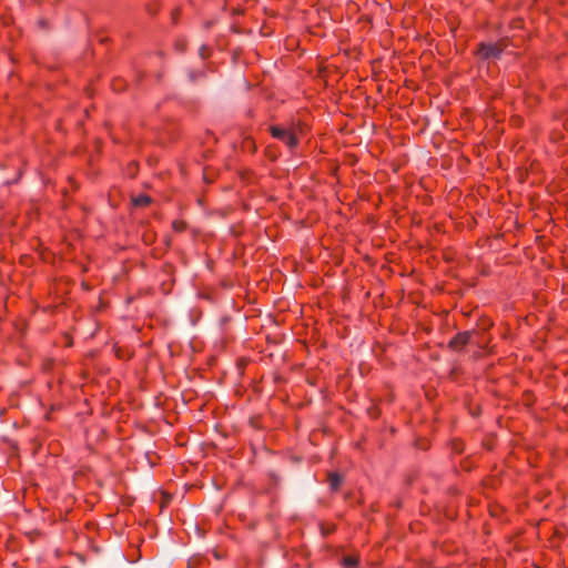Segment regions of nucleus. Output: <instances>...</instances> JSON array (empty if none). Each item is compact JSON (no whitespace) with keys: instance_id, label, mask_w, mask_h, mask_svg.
Listing matches in <instances>:
<instances>
[{"instance_id":"obj_2","label":"nucleus","mask_w":568,"mask_h":568,"mask_svg":"<svg viewBox=\"0 0 568 568\" xmlns=\"http://www.w3.org/2000/svg\"><path fill=\"white\" fill-rule=\"evenodd\" d=\"M501 49L497 44L481 43L478 49V55L483 59H498L500 57Z\"/></svg>"},{"instance_id":"obj_1","label":"nucleus","mask_w":568,"mask_h":568,"mask_svg":"<svg viewBox=\"0 0 568 568\" xmlns=\"http://www.w3.org/2000/svg\"><path fill=\"white\" fill-rule=\"evenodd\" d=\"M270 132L273 138L282 141L291 150L297 146L300 141V133L302 129L300 126L282 128L278 125H272Z\"/></svg>"},{"instance_id":"obj_3","label":"nucleus","mask_w":568,"mask_h":568,"mask_svg":"<svg viewBox=\"0 0 568 568\" xmlns=\"http://www.w3.org/2000/svg\"><path fill=\"white\" fill-rule=\"evenodd\" d=\"M471 337V334L469 332H463V333H458L450 342H449V346L455 348V349H458L463 346H465L469 339Z\"/></svg>"},{"instance_id":"obj_4","label":"nucleus","mask_w":568,"mask_h":568,"mask_svg":"<svg viewBox=\"0 0 568 568\" xmlns=\"http://www.w3.org/2000/svg\"><path fill=\"white\" fill-rule=\"evenodd\" d=\"M328 480H329L331 488L333 490H336L342 483V477L338 474L334 473V474H329Z\"/></svg>"},{"instance_id":"obj_5","label":"nucleus","mask_w":568,"mask_h":568,"mask_svg":"<svg viewBox=\"0 0 568 568\" xmlns=\"http://www.w3.org/2000/svg\"><path fill=\"white\" fill-rule=\"evenodd\" d=\"M358 564V559L355 556H346L343 559V565L345 568H355Z\"/></svg>"},{"instance_id":"obj_7","label":"nucleus","mask_w":568,"mask_h":568,"mask_svg":"<svg viewBox=\"0 0 568 568\" xmlns=\"http://www.w3.org/2000/svg\"><path fill=\"white\" fill-rule=\"evenodd\" d=\"M172 225L176 232H182L185 230V223L182 221H174Z\"/></svg>"},{"instance_id":"obj_6","label":"nucleus","mask_w":568,"mask_h":568,"mask_svg":"<svg viewBox=\"0 0 568 568\" xmlns=\"http://www.w3.org/2000/svg\"><path fill=\"white\" fill-rule=\"evenodd\" d=\"M151 202V199L148 195H139L133 199V204L135 206H145Z\"/></svg>"}]
</instances>
